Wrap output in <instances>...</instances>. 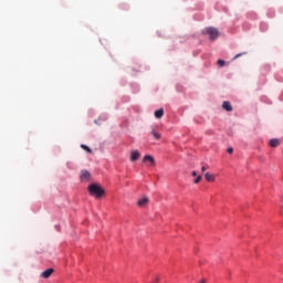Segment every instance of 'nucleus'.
I'll return each mask as SVG.
<instances>
[{
  "instance_id": "39448f33",
  "label": "nucleus",
  "mask_w": 283,
  "mask_h": 283,
  "mask_svg": "<svg viewBox=\"0 0 283 283\" xmlns=\"http://www.w3.org/2000/svg\"><path fill=\"white\" fill-rule=\"evenodd\" d=\"M140 158V151L138 150H132L130 151V163H136Z\"/></svg>"
},
{
  "instance_id": "2eb2a0df",
  "label": "nucleus",
  "mask_w": 283,
  "mask_h": 283,
  "mask_svg": "<svg viewBox=\"0 0 283 283\" xmlns=\"http://www.w3.org/2000/svg\"><path fill=\"white\" fill-rule=\"evenodd\" d=\"M200 180H202V176H198L196 179H195V185H198V182H200Z\"/></svg>"
},
{
  "instance_id": "f03ea898",
  "label": "nucleus",
  "mask_w": 283,
  "mask_h": 283,
  "mask_svg": "<svg viewBox=\"0 0 283 283\" xmlns=\"http://www.w3.org/2000/svg\"><path fill=\"white\" fill-rule=\"evenodd\" d=\"M206 32L209 35L210 41H216V39H218V36H219L218 29H216L213 27L207 28Z\"/></svg>"
},
{
  "instance_id": "423d86ee",
  "label": "nucleus",
  "mask_w": 283,
  "mask_h": 283,
  "mask_svg": "<svg viewBox=\"0 0 283 283\" xmlns=\"http://www.w3.org/2000/svg\"><path fill=\"white\" fill-rule=\"evenodd\" d=\"M52 273H54V269L50 268L41 273V277L48 280L52 275Z\"/></svg>"
},
{
  "instance_id": "f257e3e1",
  "label": "nucleus",
  "mask_w": 283,
  "mask_h": 283,
  "mask_svg": "<svg viewBox=\"0 0 283 283\" xmlns=\"http://www.w3.org/2000/svg\"><path fill=\"white\" fill-rule=\"evenodd\" d=\"M87 191H88L90 196H93V198L101 199L102 197L105 196V190L103 189V187H101L97 184H91L87 187Z\"/></svg>"
},
{
  "instance_id": "f8f14e48",
  "label": "nucleus",
  "mask_w": 283,
  "mask_h": 283,
  "mask_svg": "<svg viewBox=\"0 0 283 283\" xmlns=\"http://www.w3.org/2000/svg\"><path fill=\"white\" fill-rule=\"evenodd\" d=\"M151 136H154V138L156 140H160V138H161L160 134L158 132H156V129H154V128L151 129Z\"/></svg>"
},
{
  "instance_id": "6e6552de",
  "label": "nucleus",
  "mask_w": 283,
  "mask_h": 283,
  "mask_svg": "<svg viewBox=\"0 0 283 283\" xmlns=\"http://www.w3.org/2000/svg\"><path fill=\"white\" fill-rule=\"evenodd\" d=\"M205 178L208 182H214L216 181V176L211 172H206Z\"/></svg>"
},
{
  "instance_id": "0eeeda50",
  "label": "nucleus",
  "mask_w": 283,
  "mask_h": 283,
  "mask_svg": "<svg viewBox=\"0 0 283 283\" xmlns=\"http://www.w3.org/2000/svg\"><path fill=\"white\" fill-rule=\"evenodd\" d=\"M137 205H138L139 207H147V205H149V198L144 197V198L139 199V200L137 201Z\"/></svg>"
},
{
  "instance_id": "f3484780",
  "label": "nucleus",
  "mask_w": 283,
  "mask_h": 283,
  "mask_svg": "<svg viewBox=\"0 0 283 283\" xmlns=\"http://www.w3.org/2000/svg\"><path fill=\"white\" fill-rule=\"evenodd\" d=\"M244 54H247V52L239 53V54H237V55L234 56V59H240V56H242V55H244Z\"/></svg>"
},
{
  "instance_id": "ddd939ff",
  "label": "nucleus",
  "mask_w": 283,
  "mask_h": 283,
  "mask_svg": "<svg viewBox=\"0 0 283 283\" xmlns=\"http://www.w3.org/2000/svg\"><path fill=\"white\" fill-rule=\"evenodd\" d=\"M81 148L87 151V154H92V149L87 145L82 144Z\"/></svg>"
},
{
  "instance_id": "aec40b11",
  "label": "nucleus",
  "mask_w": 283,
  "mask_h": 283,
  "mask_svg": "<svg viewBox=\"0 0 283 283\" xmlns=\"http://www.w3.org/2000/svg\"><path fill=\"white\" fill-rule=\"evenodd\" d=\"M159 280H160V279L157 276V277L155 279V282H156V283H158V282H159Z\"/></svg>"
},
{
  "instance_id": "9b49d317",
  "label": "nucleus",
  "mask_w": 283,
  "mask_h": 283,
  "mask_svg": "<svg viewBox=\"0 0 283 283\" xmlns=\"http://www.w3.org/2000/svg\"><path fill=\"white\" fill-rule=\"evenodd\" d=\"M270 147H280V139H271Z\"/></svg>"
},
{
  "instance_id": "9d476101",
  "label": "nucleus",
  "mask_w": 283,
  "mask_h": 283,
  "mask_svg": "<svg viewBox=\"0 0 283 283\" xmlns=\"http://www.w3.org/2000/svg\"><path fill=\"white\" fill-rule=\"evenodd\" d=\"M161 116H165V109L159 108L155 112V118H160Z\"/></svg>"
},
{
  "instance_id": "a211bd4d",
  "label": "nucleus",
  "mask_w": 283,
  "mask_h": 283,
  "mask_svg": "<svg viewBox=\"0 0 283 283\" xmlns=\"http://www.w3.org/2000/svg\"><path fill=\"white\" fill-rule=\"evenodd\" d=\"M227 151H228V154H233V148L230 147L227 149Z\"/></svg>"
},
{
  "instance_id": "dca6fc26",
  "label": "nucleus",
  "mask_w": 283,
  "mask_h": 283,
  "mask_svg": "<svg viewBox=\"0 0 283 283\" xmlns=\"http://www.w3.org/2000/svg\"><path fill=\"white\" fill-rule=\"evenodd\" d=\"M208 169H209V166H203V167L201 168L202 174H205Z\"/></svg>"
},
{
  "instance_id": "4468645a",
  "label": "nucleus",
  "mask_w": 283,
  "mask_h": 283,
  "mask_svg": "<svg viewBox=\"0 0 283 283\" xmlns=\"http://www.w3.org/2000/svg\"><path fill=\"white\" fill-rule=\"evenodd\" d=\"M219 67H224V60H218Z\"/></svg>"
},
{
  "instance_id": "6ab92c4d",
  "label": "nucleus",
  "mask_w": 283,
  "mask_h": 283,
  "mask_svg": "<svg viewBox=\"0 0 283 283\" xmlns=\"http://www.w3.org/2000/svg\"><path fill=\"white\" fill-rule=\"evenodd\" d=\"M191 176L196 177V176H198V172H197L196 170H193V171L191 172Z\"/></svg>"
},
{
  "instance_id": "20e7f679",
  "label": "nucleus",
  "mask_w": 283,
  "mask_h": 283,
  "mask_svg": "<svg viewBox=\"0 0 283 283\" xmlns=\"http://www.w3.org/2000/svg\"><path fill=\"white\" fill-rule=\"evenodd\" d=\"M143 163H149L150 167L156 166V159H154V156L151 155H146L143 159Z\"/></svg>"
},
{
  "instance_id": "412c9836",
  "label": "nucleus",
  "mask_w": 283,
  "mask_h": 283,
  "mask_svg": "<svg viewBox=\"0 0 283 283\" xmlns=\"http://www.w3.org/2000/svg\"><path fill=\"white\" fill-rule=\"evenodd\" d=\"M199 283H207V281L205 279H202Z\"/></svg>"
},
{
  "instance_id": "7ed1b4c3",
  "label": "nucleus",
  "mask_w": 283,
  "mask_h": 283,
  "mask_svg": "<svg viewBox=\"0 0 283 283\" xmlns=\"http://www.w3.org/2000/svg\"><path fill=\"white\" fill-rule=\"evenodd\" d=\"M80 180L82 182H90V180H92V175L87 170H82L80 175Z\"/></svg>"
},
{
  "instance_id": "1a4fd4ad",
  "label": "nucleus",
  "mask_w": 283,
  "mask_h": 283,
  "mask_svg": "<svg viewBox=\"0 0 283 283\" xmlns=\"http://www.w3.org/2000/svg\"><path fill=\"white\" fill-rule=\"evenodd\" d=\"M222 108L226 109V112H233V106H231L230 102H223Z\"/></svg>"
}]
</instances>
